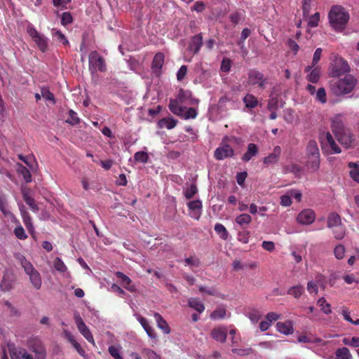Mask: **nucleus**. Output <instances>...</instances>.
Listing matches in <instances>:
<instances>
[{
    "label": "nucleus",
    "instance_id": "nucleus-1",
    "mask_svg": "<svg viewBox=\"0 0 359 359\" xmlns=\"http://www.w3.org/2000/svg\"><path fill=\"white\" fill-rule=\"evenodd\" d=\"M198 100L191 97L189 92L180 89L177 98L170 100L169 109L172 112H196Z\"/></svg>",
    "mask_w": 359,
    "mask_h": 359
},
{
    "label": "nucleus",
    "instance_id": "nucleus-2",
    "mask_svg": "<svg viewBox=\"0 0 359 359\" xmlns=\"http://www.w3.org/2000/svg\"><path fill=\"white\" fill-rule=\"evenodd\" d=\"M357 83V80L351 74L346 75L342 79L334 78L329 83L331 93L336 96H341L353 91Z\"/></svg>",
    "mask_w": 359,
    "mask_h": 359
},
{
    "label": "nucleus",
    "instance_id": "nucleus-3",
    "mask_svg": "<svg viewBox=\"0 0 359 359\" xmlns=\"http://www.w3.org/2000/svg\"><path fill=\"white\" fill-rule=\"evenodd\" d=\"M328 18L331 27L337 32H342L349 20V14L343 7L334 6L329 12Z\"/></svg>",
    "mask_w": 359,
    "mask_h": 359
},
{
    "label": "nucleus",
    "instance_id": "nucleus-4",
    "mask_svg": "<svg viewBox=\"0 0 359 359\" xmlns=\"http://www.w3.org/2000/svg\"><path fill=\"white\" fill-rule=\"evenodd\" d=\"M306 165L313 171L317 170L320 166V152L315 140H310L306 146Z\"/></svg>",
    "mask_w": 359,
    "mask_h": 359
},
{
    "label": "nucleus",
    "instance_id": "nucleus-5",
    "mask_svg": "<svg viewBox=\"0 0 359 359\" xmlns=\"http://www.w3.org/2000/svg\"><path fill=\"white\" fill-rule=\"evenodd\" d=\"M20 264L22 267L24 269L25 272L29 276V281L33 287L36 290H39L42 285L41 277L39 272L25 257L21 258Z\"/></svg>",
    "mask_w": 359,
    "mask_h": 359
},
{
    "label": "nucleus",
    "instance_id": "nucleus-6",
    "mask_svg": "<svg viewBox=\"0 0 359 359\" xmlns=\"http://www.w3.org/2000/svg\"><path fill=\"white\" fill-rule=\"evenodd\" d=\"M322 150L327 154H339L341 152L340 147L335 142L330 133H323L320 137Z\"/></svg>",
    "mask_w": 359,
    "mask_h": 359
},
{
    "label": "nucleus",
    "instance_id": "nucleus-7",
    "mask_svg": "<svg viewBox=\"0 0 359 359\" xmlns=\"http://www.w3.org/2000/svg\"><path fill=\"white\" fill-rule=\"evenodd\" d=\"M349 72L348 62L341 57H336L330 67V74L334 78H338Z\"/></svg>",
    "mask_w": 359,
    "mask_h": 359
},
{
    "label": "nucleus",
    "instance_id": "nucleus-8",
    "mask_svg": "<svg viewBox=\"0 0 359 359\" xmlns=\"http://www.w3.org/2000/svg\"><path fill=\"white\" fill-rule=\"evenodd\" d=\"M89 70L92 74L97 71L104 72L106 71V64L104 60L97 51H92L89 54Z\"/></svg>",
    "mask_w": 359,
    "mask_h": 359
},
{
    "label": "nucleus",
    "instance_id": "nucleus-9",
    "mask_svg": "<svg viewBox=\"0 0 359 359\" xmlns=\"http://www.w3.org/2000/svg\"><path fill=\"white\" fill-rule=\"evenodd\" d=\"M27 32L34 41L37 47L41 52L45 53L48 50V39L47 37L39 33L32 25L27 26Z\"/></svg>",
    "mask_w": 359,
    "mask_h": 359
},
{
    "label": "nucleus",
    "instance_id": "nucleus-10",
    "mask_svg": "<svg viewBox=\"0 0 359 359\" xmlns=\"http://www.w3.org/2000/svg\"><path fill=\"white\" fill-rule=\"evenodd\" d=\"M28 347L34 353L35 359H46V351L40 340L37 339H30L28 341Z\"/></svg>",
    "mask_w": 359,
    "mask_h": 359
},
{
    "label": "nucleus",
    "instance_id": "nucleus-11",
    "mask_svg": "<svg viewBox=\"0 0 359 359\" xmlns=\"http://www.w3.org/2000/svg\"><path fill=\"white\" fill-rule=\"evenodd\" d=\"M74 319L77 328L79 331L81 332V334L86 339V340L88 342L94 344L95 341L93 339V336L91 332L90 331L89 328L85 324L81 317L79 315H76L74 316Z\"/></svg>",
    "mask_w": 359,
    "mask_h": 359
},
{
    "label": "nucleus",
    "instance_id": "nucleus-12",
    "mask_svg": "<svg viewBox=\"0 0 359 359\" xmlns=\"http://www.w3.org/2000/svg\"><path fill=\"white\" fill-rule=\"evenodd\" d=\"M248 81L250 85L257 84L261 88H264L266 84V79H264V74L256 69H250L249 71Z\"/></svg>",
    "mask_w": 359,
    "mask_h": 359
},
{
    "label": "nucleus",
    "instance_id": "nucleus-13",
    "mask_svg": "<svg viewBox=\"0 0 359 359\" xmlns=\"http://www.w3.org/2000/svg\"><path fill=\"white\" fill-rule=\"evenodd\" d=\"M338 142L346 148H351L355 146L353 135L348 130L335 136Z\"/></svg>",
    "mask_w": 359,
    "mask_h": 359
},
{
    "label": "nucleus",
    "instance_id": "nucleus-14",
    "mask_svg": "<svg viewBox=\"0 0 359 359\" xmlns=\"http://www.w3.org/2000/svg\"><path fill=\"white\" fill-rule=\"evenodd\" d=\"M234 156L233 149L229 144H224L217 147L214 154L217 160H223L226 158L233 157Z\"/></svg>",
    "mask_w": 359,
    "mask_h": 359
},
{
    "label": "nucleus",
    "instance_id": "nucleus-15",
    "mask_svg": "<svg viewBox=\"0 0 359 359\" xmlns=\"http://www.w3.org/2000/svg\"><path fill=\"white\" fill-rule=\"evenodd\" d=\"M316 218L315 212L311 209L303 210L297 217V221L302 224H311Z\"/></svg>",
    "mask_w": 359,
    "mask_h": 359
},
{
    "label": "nucleus",
    "instance_id": "nucleus-16",
    "mask_svg": "<svg viewBox=\"0 0 359 359\" xmlns=\"http://www.w3.org/2000/svg\"><path fill=\"white\" fill-rule=\"evenodd\" d=\"M115 275L117 278L121 279V283L125 289L131 292H135L137 291L135 285H131L132 280L128 276L121 271H116Z\"/></svg>",
    "mask_w": 359,
    "mask_h": 359
},
{
    "label": "nucleus",
    "instance_id": "nucleus-17",
    "mask_svg": "<svg viewBox=\"0 0 359 359\" xmlns=\"http://www.w3.org/2000/svg\"><path fill=\"white\" fill-rule=\"evenodd\" d=\"M210 334L215 340L224 343L226 340L227 329L226 327H216L211 331Z\"/></svg>",
    "mask_w": 359,
    "mask_h": 359
},
{
    "label": "nucleus",
    "instance_id": "nucleus-18",
    "mask_svg": "<svg viewBox=\"0 0 359 359\" xmlns=\"http://www.w3.org/2000/svg\"><path fill=\"white\" fill-rule=\"evenodd\" d=\"M281 154V148L279 146H276L273 149L272 153L269 154L267 156H266L264 160V164L266 165H272L276 163L280 158Z\"/></svg>",
    "mask_w": 359,
    "mask_h": 359
},
{
    "label": "nucleus",
    "instance_id": "nucleus-19",
    "mask_svg": "<svg viewBox=\"0 0 359 359\" xmlns=\"http://www.w3.org/2000/svg\"><path fill=\"white\" fill-rule=\"evenodd\" d=\"M332 130L335 136L346 130L341 116H336L332 121Z\"/></svg>",
    "mask_w": 359,
    "mask_h": 359
},
{
    "label": "nucleus",
    "instance_id": "nucleus-20",
    "mask_svg": "<svg viewBox=\"0 0 359 359\" xmlns=\"http://www.w3.org/2000/svg\"><path fill=\"white\" fill-rule=\"evenodd\" d=\"M20 210L25 226L27 227L29 233L32 234V236L34 237V228L32 224L31 216L26 210H24V205H21L20 207Z\"/></svg>",
    "mask_w": 359,
    "mask_h": 359
},
{
    "label": "nucleus",
    "instance_id": "nucleus-21",
    "mask_svg": "<svg viewBox=\"0 0 359 359\" xmlns=\"http://www.w3.org/2000/svg\"><path fill=\"white\" fill-rule=\"evenodd\" d=\"M64 337L68 340L69 343L72 344V345L74 347V348L76 350L78 353L81 355L84 356L86 354L85 351L82 348L81 345L75 340L74 336L72 334L71 332H69L67 330H64L63 331Z\"/></svg>",
    "mask_w": 359,
    "mask_h": 359
},
{
    "label": "nucleus",
    "instance_id": "nucleus-22",
    "mask_svg": "<svg viewBox=\"0 0 359 359\" xmlns=\"http://www.w3.org/2000/svg\"><path fill=\"white\" fill-rule=\"evenodd\" d=\"M41 93L42 98L46 102L48 106L54 105L55 104V99L53 93H52L48 87L41 86Z\"/></svg>",
    "mask_w": 359,
    "mask_h": 359
},
{
    "label": "nucleus",
    "instance_id": "nucleus-23",
    "mask_svg": "<svg viewBox=\"0 0 359 359\" xmlns=\"http://www.w3.org/2000/svg\"><path fill=\"white\" fill-rule=\"evenodd\" d=\"M202 45L203 37L201 34H198L193 36L191 42L189 46V49H190L194 54H196L199 51Z\"/></svg>",
    "mask_w": 359,
    "mask_h": 359
},
{
    "label": "nucleus",
    "instance_id": "nucleus-24",
    "mask_svg": "<svg viewBox=\"0 0 359 359\" xmlns=\"http://www.w3.org/2000/svg\"><path fill=\"white\" fill-rule=\"evenodd\" d=\"M188 207L189 210H191L193 213L191 214V216L194 218L198 219L201 215V210L202 208V203L201 201H192L188 203Z\"/></svg>",
    "mask_w": 359,
    "mask_h": 359
},
{
    "label": "nucleus",
    "instance_id": "nucleus-25",
    "mask_svg": "<svg viewBox=\"0 0 359 359\" xmlns=\"http://www.w3.org/2000/svg\"><path fill=\"white\" fill-rule=\"evenodd\" d=\"M13 276L8 273H4L0 283V290L4 292L9 291L13 287Z\"/></svg>",
    "mask_w": 359,
    "mask_h": 359
},
{
    "label": "nucleus",
    "instance_id": "nucleus-26",
    "mask_svg": "<svg viewBox=\"0 0 359 359\" xmlns=\"http://www.w3.org/2000/svg\"><path fill=\"white\" fill-rule=\"evenodd\" d=\"M177 120L171 116L163 118L158 122V126L160 128H167L168 130L172 129L177 125Z\"/></svg>",
    "mask_w": 359,
    "mask_h": 359
},
{
    "label": "nucleus",
    "instance_id": "nucleus-27",
    "mask_svg": "<svg viewBox=\"0 0 359 359\" xmlns=\"http://www.w3.org/2000/svg\"><path fill=\"white\" fill-rule=\"evenodd\" d=\"M258 153V147L254 143H250L248 145L247 151L243 155L242 160L245 162L249 161L252 157Z\"/></svg>",
    "mask_w": 359,
    "mask_h": 359
},
{
    "label": "nucleus",
    "instance_id": "nucleus-28",
    "mask_svg": "<svg viewBox=\"0 0 359 359\" xmlns=\"http://www.w3.org/2000/svg\"><path fill=\"white\" fill-rule=\"evenodd\" d=\"M137 320L142 326V327L144 328V330H145V332H147V335L151 339H156V334L155 332V330L152 328L151 326L149 325L147 320L142 316L139 317Z\"/></svg>",
    "mask_w": 359,
    "mask_h": 359
},
{
    "label": "nucleus",
    "instance_id": "nucleus-29",
    "mask_svg": "<svg viewBox=\"0 0 359 359\" xmlns=\"http://www.w3.org/2000/svg\"><path fill=\"white\" fill-rule=\"evenodd\" d=\"M154 316L156 321L158 327L165 334H169L170 332V328L163 318L158 313H155Z\"/></svg>",
    "mask_w": 359,
    "mask_h": 359
},
{
    "label": "nucleus",
    "instance_id": "nucleus-30",
    "mask_svg": "<svg viewBox=\"0 0 359 359\" xmlns=\"http://www.w3.org/2000/svg\"><path fill=\"white\" fill-rule=\"evenodd\" d=\"M276 328L279 332L284 334H289L293 332L292 324L290 321L278 322L276 324Z\"/></svg>",
    "mask_w": 359,
    "mask_h": 359
},
{
    "label": "nucleus",
    "instance_id": "nucleus-31",
    "mask_svg": "<svg viewBox=\"0 0 359 359\" xmlns=\"http://www.w3.org/2000/svg\"><path fill=\"white\" fill-rule=\"evenodd\" d=\"M188 305L200 313H203L205 310L204 304L197 298H189L188 299Z\"/></svg>",
    "mask_w": 359,
    "mask_h": 359
},
{
    "label": "nucleus",
    "instance_id": "nucleus-32",
    "mask_svg": "<svg viewBox=\"0 0 359 359\" xmlns=\"http://www.w3.org/2000/svg\"><path fill=\"white\" fill-rule=\"evenodd\" d=\"M17 165V171L19 174H20L22 176L25 181L27 183L31 182L32 180V177L30 171L25 166L20 163H18Z\"/></svg>",
    "mask_w": 359,
    "mask_h": 359
},
{
    "label": "nucleus",
    "instance_id": "nucleus-33",
    "mask_svg": "<svg viewBox=\"0 0 359 359\" xmlns=\"http://www.w3.org/2000/svg\"><path fill=\"white\" fill-rule=\"evenodd\" d=\"M235 222L243 229H245L252 222V217L250 215L244 213L237 216Z\"/></svg>",
    "mask_w": 359,
    "mask_h": 359
},
{
    "label": "nucleus",
    "instance_id": "nucleus-34",
    "mask_svg": "<svg viewBox=\"0 0 359 359\" xmlns=\"http://www.w3.org/2000/svg\"><path fill=\"white\" fill-rule=\"evenodd\" d=\"M341 224V219L340 216L336 212H332L327 217V227L334 228V226H338Z\"/></svg>",
    "mask_w": 359,
    "mask_h": 359
},
{
    "label": "nucleus",
    "instance_id": "nucleus-35",
    "mask_svg": "<svg viewBox=\"0 0 359 359\" xmlns=\"http://www.w3.org/2000/svg\"><path fill=\"white\" fill-rule=\"evenodd\" d=\"M304 291V288L303 285H297L290 287L287 290V294L291 295L296 299H299L303 294Z\"/></svg>",
    "mask_w": 359,
    "mask_h": 359
},
{
    "label": "nucleus",
    "instance_id": "nucleus-36",
    "mask_svg": "<svg viewBox=\"0 0 359 359\" xmlns=\"http://www.w3.org/2000/svg\"><path fill=\"white\" fill-rule=\"evenodd\" d=\"M164 63V55L162 53H157L152 61V69H161Z\"/></svg>",
    "mask_w": 359,
    "mask_h": 359
},
{
    "label": "nucleus",
    "instance_id": "nucleus-37",
    "mask_svg": "<svg viewBox=\"0 0 359 359\" xmlns=\"http://www.w3.org/2000/svg\"><path fill=\"white\" fill-rule=\"evenodd\" d=\"M336 359H351L352 355L346 347L337 348L335 351Z\"/></svg>",
    "mask_w": 359,
    "mask_h": 359
},
{
    "label": "nucleus",
    "instance_id": "nucleus-38",
    "mask_svg": "<svg viewBox=\"0 0 359 359\" xmlns=\"http://www.w3.org/2000/svg\"><path fill=\"white\" fill-rule=\"evenodd\" d=\"M226 308L224 306H219L210 314V318L212 320L223 319L226 317Z\"/></svg>",
    "mask_w": 359,
    "mask_h": 359
},
{
    "label": "nucleus",
    "instance_id": "nucleus-39",
    "mask_svg": "<svg viewBox=\"0 0 359 359\" xmlns=\"http://www.w3.org/2000/svg\"><path fill=\"white\" fill-rule=\"evenodd\" d=\"M243 102L248 109L255 108L258 104L257 99L252 94H247L243 97Z\"/></svg>",
    "mask_w": 359,
    "mask_h": 359
},
{
    "label": "nucleus",
    "instance_id": "nucleus-40",
    "mask_svg": "<svg viewBox=\"0 0 359 359\" xmlns=\"http://www.w3.org/2000/svg\"><path fill=\"white\" fill-rule=\"evenodd\" d=\"M348 168L351 170H350V175L353 179V180L359 182V165L358 163L350 162L348 165Z\"/></svg>",
    "mask_w": 359,
    "mask_h": 359
},
{
    "label": "nucleus",
    "instance_id": "nucleus-41",
    "mask_svg": "<svg viewBox=\"0 0 359 359\" xmlns=\"http://www.w3.org/2000/svg\"><path fill=\"white\" fill-rule=\"evenodd\" d=\"M214 229L222 239L225 241L228 239L229 232L223 224L217 223L215 225Z\"/></svg>",
    "mask_w": 359,
    "mask_h": 359
},
{
    "label": "nucleus",
    "instance_id": "nucleus-42",
    "mask_svg": "<svg viewBox=\"0 0 359 359\" xmlns=\"http://www.w3.org/2000/svg\"><path fill=\"white\" fill-rule=\"evenodd\" d=\"M320 76V70L318 67L313 68L311 72L306 76V80L309 82L317 83Z\"/></svg>",
    "mask_w": 359,
    "mask_h": 359
},
{
    "label": "nucleus",
    "instance_id": "nucleus-43",
    "mask_svg": "<svg viewBox=\"0 0 359 359\" xmlns=\"http://www.w3.org/2000/svg\"><path fill=\"white\" fill-rule=\"evenodd\" d=\"M282 106L281 102L277 97H271L268 102V109L272 112L278 110Z\"/></svg>",
    "mask_w": 359,
    "mask_h": 359
},
{
    "label": "nucleus",
    "instance_id": "nucleus-44",
    "mask_svg": "<svg viewBox=\"0 0 359 359\" xmlns=\"http://www.w3.org/2000/svg\"><path fill=\"white\" fill-rule=\"evenodd\" d=\"M333 233L334 235V238L338 240L342 239L346 234V229L344 226L341 224L334 226Z\"/></svg>",
    "mask_w": 359,
    "mask_h": 359
},
{
    "label": "nucleus",
    "instance_id": "nucleus-45",
    "mask_svg": "<svg viewBox=\"0 0 359 359\" xmlns=\"http://www.w3.org/2000/svg\"><path fill=\"white\" fill-rule=\"evenodd\" d=\"M53 266L55 269L60 273H64L67 270V267L65 264V263L62 262V260L59 258L56 257L53 261Z\"/></svg>",
    "mask_w": 359,
    "mask_h": 359
},
{
    "label": "nucleus",
    "instance_id": "nucleus-46",
    "mask_svg": "<svg viewBox=\"0 0 359 359\" xmlns=\"http://www.w3.org/2000/svg\"><path fill=\"white\" fill-rule=\"evenodd\" d=\"M198 192V188L195 184H191L189 187H187L184 191V195L187 199L192 198L194 195Z\"/></svg>",
    "mask_w": 359,
    "mask_h": 359
},
{
    "label": "nucleus",
    "instance_id": "nucleus-47",
    "mask_svg": "<svg viewBox=\"0 0 359 359\" xmlns=\"http://www.w3.org/2000/svg\"><path fill=\"white\" fill-rule=\"evenodd\" d=\"M134 160L136 162L146 163L149 160V155L145 151H137L134 154Z\"/></svg>",
    "mask_w": 359,
    "mask_h": 359
},
{
    "label": "nucleus",
    "instance_id": "nucleus-48",
    "mask_svg": "<svg viewBox=\"0 0 359 359\" xmlns=\"http://www.w3.org/2000/svg\"><path fill=\"white\" fill-rule=\"evenodd\" d=\"M318 304L321 307V310L324 313L328 315L332 313L331 306L330 304L326 302V300L324 297L320 298L318 301Z\"/></svg>",
    "mask_w": 359,
    "mask_h": 359
},
{
    "label": "nucleus",
    "instance_id": "nucleus-49",
    "mask_svg": "<svg viewBox=\"0 0 359 359\" xmlns=\"http://www.w3.org/2000/svg\"><path fill=\"white\" fill-rule=\"evenodd\" d=\"M6 201L4 196H0V210L5 216L14 217L10 210L6 208Z\"/></svg>",
    "mask_w": 359,
    "mask_h": 359
},
{
    "label": "nucleus",
    "instance_id": "nucleus-50",
    "mask_svg": "<svg viewBox=\"0 0 359 359\" xmlns=\"http://www.w3.org/2000/svg\"><path fill=\"white\" fill-rule=\"evenodd\" d=\"M262 313L259 310L253 309L248 314V318L253 323H257L262 318Z\"/></svg>",
    "mask_w": 359,
    "mask_h": 359
},
{
    "label": "nucleus",
    "instance_id": "nucleus-51",
    "mask_svg": "<svg viewBox=\"0 0 359 359\" xmlns=\"http://www.w3.org/2000/svg\"><path fill=\"white\" fill-rule=\"evenodd\" d=\"M142 353L144 354V357L148 359H161V357L159 355L149 348H144L142 350Z\"/></svg>",
    "mask_w": 359,
    "mask_h": 359
},
{
    "label": "nucleus",
    "instance_id": "nucleus-52",
    "mask_svg": "<svg viewBox=\"0 0 359 359\" xmlns=\"http://www.w3.org/2000/svg\"><path fill=\"white\" fill-rule=\"evenodd\" d=\"M53 36L57 39L58 41L63 43L64 45H68L69 41L67 39L65 36L59 30H53Z\"/></svg>",
    "mask_w": 359,
    "mask_h": 359
},
{
    "label": "nucleus",
    "instance_id": "nucleus-53",
    "mask_svg": "<svg viewBox=\"0 0 359 359\" xmlns=\"http://www.w3.org/2000/svg\"><path fill=\"white\" fill-rule=\"evenodd\" d=\"M14 234L18 239L20 240H25L27 238L25 229L21 225H19L15 228Z\"/></svg>",
    "mask_w": 359,
    "mask_h": 359
},
{
    "label": "nucleus",
    "instance_id": "nucleus-54",
    "mask_svg": "<svg viewBox=\"0 0 359 359\" xmlns=\"http://www.w3.org/2000/svg\"><path fill=\"white\" fill-rule=\"evenodd\" d=\"M334 254L337 259H341L344 257L345 248L343 245H338L334 248Z\"/></svg>",
    "mask_w": 359,
    "mask_h": 359
},
{
    "label": "nucleus",
    "instance_id": "nucleus-55",
    "mask_svg": "<svg viewBox=\"0 0 359 359\" xmlns=\"http://www.w3.org/2000/svg\"><path fill=\"white\" fill-rule=\"evenodd\" d=\"M316 98L322 103H325L327 100L326 92L324 88H320L316 93Z\"/></svg>",
    "mask_w": 359,
    "mask_h": 359
},
{
    "label": "nucleus",
    "instance_id": "nucleus-56",
    "mask_svg": "<svg viewBox=\"0 0 359 359\" xmlns=\"http://www.w3.org/2000/svg\"><path fill=\"white\" fill-rule=\"evenodd\" d=\"M250 231L248 230H243L238 234V240L243 243H248L250 238Z\"/></svg>",
    "mask_w": 359,
    "mask_h": 359
},
{
    "label": "nucleus",
    "instance_id": "nucleus-57",
    "mask_svg": "<svg viewBox=\"0 0 359 359\" xmlns=\"http://www.w3.org/2000/svg\"><path fill=\"white\" fill-rule=\"evenodd\" d=\"M297 340L300 343H318L321 341L319 338H316L314 339H311L309 337L306 335H301L299 336Z\"/></svg>",
    "mask_w": 359,
    "mask_h": 359
},
{
    "label": "nucleus",
    "instance_id": "nucleus-58",
    "mask_svg": "<svg viewBox=\"0 0 359 359\" xmlns=\"http://www.w3.org/2000/svg\"><path fill=\"white\" fill-rule=\"evenodd\" d=\"M184 262L186 265H191L196 267H198L201 264V261L198 258L196 257H189L184 259Z\"/></svg>",
    "mask_w": 359,
    "mask_h": 359
},
{
    "label": "nucleus",
    "instance_id": "nucleus-59",
    "mask_svg": "<svg viewBox=\"0 0 359 359\" xmlns=\"http://www.w3.org/2000/svg\"><path fill=\"white\" fill-rule=\"evenodd\" d=\"M76 115L77 114H69V116L65 121L72 126L79 124L80 123V118Z\"/></svg>",
    "mask_w": 359,
    "mask_h": 359
},
{
    "label": "nucleus",
    "instance_id": "nucleus-60",
    "mask_svg": "<svg viewBox=\"0 0 359 359\" xmlns=\"http://www.w3.org/2000/svg\"><path fill=\"white\" fill-rule=\"evenodd\" d=\"M319 20H320L319 13H316L314 15H313L310 17L308 24L311 27H316L318 26Z\"/></svg>",
    "mask_w": 359,
    "mask_h": 359
},
{
    "label": "nucleus",
    "instance_id": "nucleus-61",
    "mask_svg": "<svg viewBox=\"0 0 359 359\" xmlns=\"http://www.w3.org/2000/svg\"><path fill=\"white\" fill-rule=\"evenodd\" d=\"M301 171L299 165L295 163H292L285 167V172L297 174Z\"/></svg>",
    "mask_w": 359,
    "mask_h": 359
},
{
    "label": "nucleus",
    "instance_id": "nucleus-62",
    "mask_svg": "<svg viewBox=\"0 0 359 359\" xmlns=\"http://www.w3.org/2000/svg\"><path fill=\"white\" fill-rule=\"evenodd\" d=\"M280 204L285 207H288L292 204L291 195L288 192L280 197Z\"/></svg>",
    "mask_w": 359,
    "mask_h": 359
},
{
    "label": "nucleus",
    "instance_id": "nucleus-63",
    "mask_svg": "<svg viewBox=\"0 0 359 359\" xmlns=\"http://www.w3.org/2000/svg\"><path fill=\"white\" fill-rule=\"evenodd\" d=\"M108 350L110 355L115 359H123L118 348L111 346Z\"/></svg>",
    "mask_w": 359,
    "mask_h": 359
},
{
    "label": "nucleus",
    "instance_id": "nucleus-64",
    "mask_svg": "<svg viewBox=\"0 0 359 359\" xmlns=\"http://www.w3.org/2000/svg\"><path fill=\"white\" fill-rule=\"evenodd\" d=\"M231 67V62L228 58H224L222 60V64H221V70L224 72H228Z\"/></svg>",
    "mask_w": 359,
    "mask_h": 359
}]
</instances>
